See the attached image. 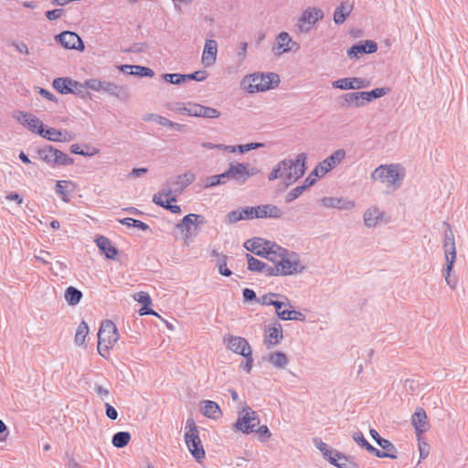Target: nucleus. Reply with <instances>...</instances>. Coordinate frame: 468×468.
<instances>
[{"label":"nucleus","mask_w":468,"mask_h":468,"mask_svg":"<svg viewBox=\"0 0 468 468\" xmlns=\"http://www.w3.org/2000/svg\"><path fill=\"white\" fill-rule=\"evenodd\" d=\"M273 248L275 253L270 260L273 263L271 276H292L300 274L305 271L306 267L302 262L299 254L279 245Z\"/></svg>","instance_id":"obj_1"},{"label":"nucleus","mask_w":468,"mask_h":468,"mask_svg":"<svg viewBox=\"0 0 468 468\" xmlns=\"http://www.w3.org/2000/svg\"><path fill=\"white\" fill-rule=\"evenodd\" d=\"M406 176V169L400 164H388L378 165L370 175L373 182H379L388 189H399Z\"/></svg>","instance_id":"obj_2"},{"label":"nucleus","mask_w":468,"mask_h":468,"mask_svg":"<svg viewBox=\"0 0 468 468\" xmlns=\"http://www.w3.org/2000/svg\"><path fill=\"white\" fill-rule=\"evenodd\" d=\"M279 83L278 74L258 72L245 76L240 81V87L249 93H257L274 89Z\"/></svg>","instance_id":"obj_3"},{"label":"nucleus","mask_w":468,"mask_h":468,"mask_svg":"<svg viewBox=\"0 0 468 468\" xmlns=\"http://www.w3.org/2000/svg\"><path fill=\"white\" fill-rule=\"evenodd\" d=\"M119 340V333L116 325L110 320L102 322L98 332V353L106 357L109 351Z\"/></svg>","instance_id":"obj_4"},{"label":"nucleus","mask_w":468,"mask_h":468,"mask_svg":"<svg viewBox=\"0 0 468 468\" xmlns=\"http://www.w3.org/2000/svg\"><path fill=\"white\" fill-rule=\"evenodd\" d=\"M306 158V154L304 153H301L297 154L294 160L283 159L281 161L282 166V180L286 186L292 185L303 176L305 172Z\"/></svg>","instance_id":"obj_5"},{"label":"nucleus","mask_w":468,"mask_h":468,"mask_svg":"<svg viewBox=\"0 0 468 468\" xmlns=\"http://www.w3.org/2000/svg\"><path fill=\"white\" fill-rule=\"evenodd\" d=\"M324 17L322 8L317 6H307L299 16L294 25L295 31L299 34L309 33Z\"/></svg>","instance_id":"obj_6"},{"label":"nucleus","mask_w":468,"mask_h":468,"mask_svg":"<svg viewBox=\"0 0 468 468\" xmlns=\"http://www.w3.org/2000/svg\"><path fill=\"white\" fill-rule=\"evenodd\" d=\"M84 87L94 91H102L119 100H125L128 97L127 89L125 87L108 80L90 79L85 80Z\"/></svg>","instance_id":"obj_7"},{"label":"nucleus","mask_w":468,"mask_h":468,"mask_svg":"<svg viewBox=\"0 0 468 468\" xmlns=\"http://www.w3.org/2000/svg\"><path fill=\"white\" fill-rule=\"evenodd\" d=\"M186 429H187L185 433L186 444L193 457L197 461H200L205 457V451L198 436L197 427L193 419L186 420Z\"/></svg>","instance_id":"obj_8"},{"label":"nucleus","mask_w":468,"mask_h":468,"mask_svg":"<svg viewBox=\"0 0 468 468\" xmlns=\"http://www.w3.org/2000/svg\"><path fill=\"white\" fill-rule=\"evenodd\" d=\"M259 425L260 419L257 413L250 408H247L239 414L238 420L233 425V430L235 431L250 434L256 431V428Z\"/></svg>","instance_id":"obj_9"},{"label":"nucleus","mask_w":468,"mask_h":468,"mask_svg":"<svg viewBox=\"0 0 468 468\" xmlns=\"http://www.w3.org/2000/svg\"><path fill=\"white\" fill-rule=\"evenodd\" d=\"M243 214L247 220L254 218H280L282 215V210L275 205L266 204L256 207H243Z\"/></svg>","instance_id":"obj_10"},{"label":"nucleus","mask_w":468,"mask_h":468,"mask_svg":"<svg viewBox=\"0 0 468 468\" xmlns=\"http://www.w3.org/2000/svg\"><path fill=\"white\" fill-rule=\"evenodd\" d=\"M39 157L51 166L70 165L74 160L67 154L54 148L53 146H45L38 150Z\"/></svg>","instance_id":"obj_11"},{"label":"nucleus","mask_w":468,"mask_h":468,"mask_svg":"<svg viewBox=\"0 0 468 468\" xmlns=\"http://www.w3.org/2000/svg\"><path fill=\"white\" fill-rule=\"evenodd\" d=\"M229 171L231 180L238 185H244L250 177L256 176L260 170L251 166L249 163H232L229 165Z\"/></svg>","instance_id":"obj_12"},{"label":"nucleus","mask_w":468,"mask_h":468,"mask_svg":"<svg viewBox=\"0 0 468 468\" xmlns=\"http://www.w3.org/2000/svg\"><path fill=\"white\" fill-rule=\"evenodd\" d=\"M244 247L247 250L270 261L275 253L273 247H278V245L261 238H254L247 240Z\"/></svg>","instance_id":"obj_13"},{"label":"nucleus","mask_w":468,"mask_h":468,"mask_svg":"<svg viewBox=\"0 0 468 468\" xmlns=\"http://www.w3.org/2000/svg\"><path fill=\"white\" fill-rule=\"evenodd\" d=\"M346 151L338 149L334 152L330 156L320 162L314 169L315 176H324L336 165H338L346 157Z\"/></svg>","instance_id":"obj_14"},{"label":"nucleus","mask_w":468,"mask_h":468,"mask_svg":"<svg viewBox=\"0 0 468 468\" xmlns=\"http://www.w3.org/2000/svg\"><path fill=\"white\" fill-rule=\"evenodd\" d=\"M371 85V82L369 80L365 78H357V77H352V78H343L336 80L332 82V86L335 89L339 90H361L365 88H368Z\"/></svg>","instance_id":"obj_15"},{"label":"nucleus","mask_w":468,"mask_h":468,"mask_svg":"<svg viewBox=\"0 0 468 468\" xmlns=\"http://www.w3.org/2000/svg\"><path fill=\"white\" fill-rule=\"evenodd\" d=\"M56 40L65 48L82 51L85 48L81 38L71 31H64L57 35Z\"/></svg>","instance_id":"obj_16"},{"label":"nucleus","mask_w":468,"mask_h":468,"mask_svg":"<svg viewBox=\"0 0 468 468\" xmlns=\"http://www.w3.org/2000/svg\"><path fill=\"white\" fill-rule=\"evenodd\" d=\"M224 343L229 350L242 356L252 351L249 342L241 336H226L224 337Z\"/></svg>","instance_id":"obj_17"},{"label":"nucleus","mask_w":468,"mask_h":468,"mask_svg":"<svg viewBox=\"0 0 468 468\" xmlns=\"http://www.w3.org/2000/svg\"><path fill=\"white\" fill-rule=\"evenodd\" d=\"M53 87L61 94L79 93L80 88L84 87V83L81 84L69 78H57L53 80Z\"/></svg>","instance_id":"obj_18"},{"label":"nucleus","mask_w":468,"mask_h":468,"mask_svg":"<svg viewBox=\"0 0 468 468\" xmlns=\"http://www.w3.org/2000/svg\"><path fill=\"white\" fill-rule=\"evenodd\" d=\"M321 204L324 207L328 208H337L339 210L350 211L355 208L356 202L354 200L344 198V197H324L321 199Z\"/></svg>","instance_id":"obj_19"},{"label":"nucleus","mask_w":468,"mask_h":468,"mask_svg":"<svg viewBox=\"0 0 468 468\" xmlns=\"http://www.w3.org/2000/svg\"><path fill=\"white\" fill-rule=\"evenodd\" d=\"M378 50V45L373 40H366L358 44L353 45L347 50V56L352 58H359L364 54H371Z\"/></svg>","instance_id":"obj_20"},{"label":"nucleus","mask_w":468,"mask_h":468,"mask_svg":"<svg viewBox=\"0 0 468 468\" xmlns=\"http://www.w3.org/2000/svg\"><path fill=\"white\" fill-rule=\"evenodd\" d=\"M37 133L52 142H70L75 139V134L69 131L61 132L55 128L37 130Z\"/></svg>","instance_id":"obj_21"},{"label":"nucleus","mask_w":468,"mask_h":468,"mask_svg":"<svg viewBox=\"0 0 468 468\" xmlns=\"http://www.w3.org/2000/svg\"><path fill=\"white\" fill-rule=\"evenodd\" d=\"M283 338L282 324L275 322L271 326L265 330L264 344L268 349L274 347Z\"/></svg>","instance_id":"obj_22"},{"label":"nucleus","mask_w":468,"mask_h":468,"mask_svg":"<svg viewBox=\"0 0 468 468\" xmlns=\"http://www.w3.org/2000/svg\"><path fill=\"white\" fill-rule=\"evenodd\" d=\"M383 218L384 212L377 206L367 207L363 214L364 224L368 229L377 227Z\"/></svg>","instance_id":"obj_23"},{"label":"nucleus","mask_w":468,"mask_h":468,"mask_svg":"<svg viewBox=\"0 0 468 468\" xmlns=\"http://www.w3.org/2000/svg\"><path fill=\"white\" fill-rule=\"evenodd\" d=\"M411 424L415 429L417 435L427 431L430 428L427 413L423 408H417L411 416Z\"/></svg>","instance_id":"obj_24"},{"label":"nucleus","mask_w":468,"mask_h":468,"mask_svg":"<svg viewBox=\"0 0 468 468\" xmlns=\"http://www.w3.org/2000/svg\"><path fill=\"white\" fill-rule=\"evenodd\" d=\"M14 117L31 132L37 133V130L43 129L42 122L32 113L17 112Z\"/></svg>","instance_id":"obj_25"},{"label":"nucleus","mask_w":468,"mask_h":468,"mask_svg":"<svg viewBox=\"0 0 468 468\" xmlns=\"http://www.w3.org/2000/svg\"><path fill=\"white\" fill-rule=\"evenodd\" d=\"M293 45L297 44L292 41L289 33L283 31L279 33L276 37V43L272 48V51L275 55H282L291 51Z\"/></svg>","instance_id":"obj_26"},{"label":"nucleus","mask_w":468,"mask_h":468,"mask_svg":"<svg viewBox=\"0 0 468 468\" xmlns=\"http://www.w3.org/2000/svg\"><path fill=\"white\" fill-rule=\"evenodd\" d=\"M218 44L214 39H207L202 54V63L206 67L212 66L217 59Z\"/></svg>","instance_id":"obj_27"},{"label":"nucleus","mask_w":468,"mask_h":468,"mask_svg":"<svg viewBox=\"0 0 468 468\" xmlns=\"http://www.w3.org/2000/svg\"><path fill=\"white\" fill-rule=\"evenodd\" d=\"M143 120L144 122H154L162 126H167L172 129H175L177 132H185L186 130V126L185 124L172 122L166 119L165 117L154 113H149L144 115L143 117Z\"/></svg>","instance_id":"obj_28"},{"label":"nucleus","mask_w":468,"mask_h":468,"mask_svg":"<svg viewBox=\"0 0 468 468\" xmlns=\"http://www.w3.org/2000/svg\"><path fill=\"white\" fill-rule=\"evenodd\" d=\"M194 180L195 175L192 172H186L171 178L170 183L174 186L176 193L180 194L187 186L193 183Z\"/></svg>","instance_id":"obj_29"},{"label":"nucleus","mask_w":468,"mask_h":468,"mask_svg":"<svg viewBox=\"0 0 468 468\" xmlns=\"http://www.w3.org/2000/svg\"><path fill=\"white\" fill-rule=\"evenodd\" d=\"M353 4L348 2L341 3L334 12V22L336 25H342L345 23L346 18L349 16L351 12L353 11Z\"/></svg>","instance_id":"obj_30"},{"label":"nucleus","mask_w":468,"mask_h":468,"mask_svg":"<svg viewBox=\"0 0 468 468\" xmlns=\"http://www.w3.org/2000/svg\"><path fill=\"white\" fill-rule=\"evenodd\" d=\"M177 194L178 193H176L175 187L171 185L169 180L159 192L154 195L153 202L158 206H165V200L164 197H166V199H169L171 197H176Z\"/></svg>","instance_id":"obj_31"},{"label":"nucleus","mask_w":468,"mask_h":468,"mask_svg":"<svg viewBox=\"0 0 468 468\" xmlns=\"http://www.w3.org/2000/svg\"><path fill=\"white\" fill-rule=\"evenodd\" d=\"M98 248L105 254L107 259L114 260L118 254L117 249L112 245L111 240L104 237L100 236L96 239Z\"/></svg>","instance_id":"obj_32"},{"label":"nucleus","mask_w":468,"mask_h":468,"mask_svg":"<svg viewBox=\"0 0 468 468\" xmlns=\"http://www.w3.org/2000/svg\"><path fill=\"white\" fill-rule=\"evenodd\" d=\"M264 359L277 369H283L289 363L287 356L281 351H274L268 354Z\"/></svg>","instance_id":"obj_33"},{"label":"nucleus","mask_w":468,"mask_h":468,"mask_svg":"<svg viewBox=\"0 0 468 468\" xmlns=\"http://www.w3.org/2000/svg\"><path fill=\"white\" fill-rule=\"evenodd\" d=\"M246 258L248 261V269L250 271L271 275L272 266L267 265L266 263L261 261L258 259H255L253 256L248 253L246 254Z\"/></svg>","instance_id":"obj_34"},{"label":"nucleus","mask_w":468,"mask_h":468,"mask_svg":"<svg viewBox=\"0 0 468 468\" xmlns=\"http://www.w3.org/2000/svg\"><path fill=\"white\" fill-rule=\"evenodd\" d=\"M193 113V116L195 117H202L207 119H216L220 116V112L218 111L215 108L204 106L201 104L195 103L194 104V111H191Z\"/></svg>","instance_id":"obj_35"},{"label":"nucleus","mask_w":468,"mask_h":468,"mask_svg":"<svg viewBox=\"0 0 468 468\" xmlns=\"http://www.w3.org/2000/svg\"><path fill=\"white\" fill-rule=\"evenodd\" d=\"M201 412L203 413L204 416L214 420L218 419L222 414L218 403L212 400L203 401Z\"/></svg>","instance_id":"obj_36"},{"label":"nucleus","mask_w":468,"mask_h":468,"mask_svg":"<svg viewBox=\"0 0 468 468\" xmlns=\"http://www.w3.org/2000/svg\"><path fill=\"white\" fill-rule=\"evenodd\" d=\"M455 260H456V257H452V256L445 258L446 267L443 271V276H444L445 282H446L447 285L452 289H455L457 286V279L455 277L452 276V271L453 270V265H454Z\"/></svg>","instance_id":"obj_37"},{"label":"nucleus","mask_w":468,"mask_h":468,"mask_svg":"<svg viewBox=\"0 0 468 468\" xmlns=\"http://www.w3.org/2000/svg\"><path fill=\"white\" fill-rule=\"evenodd\" d=\"M443 250L445 258L451 256L456 257L455 240L453 233L451 229L448 232H445L444 234Z\"/></svg>","instance_id":"obj_38"},{"label":"nucleus","mask_w":468,"mask_h":468,"mask_svg":"<svg viewBox=\"0 0 468 468\" xmlns=\"http://www.w3.org/2000/svg\"><path fill=\"white\" fill-rule=\"evenodd\" d=\"M359 95H360L359 91L349 92V93L344 94L342 96L343 102L341 103V105L343 107H356V108L363 107V103H362V101H361Z\"/></svg>","instance_id":"obj_39"},{"label":"nucleus","mask_w":468,"mask_h":468,"mask_svg":"<svg viewBox=\"0 0 468 468\" xmlns=\"http://www.w3.org/2000/svg\"><path fill=\"white\" fill-rule=\"evenodd\" d=\"M369 433L371 437L375 440V441L383 449L384 452L396 453L395 446L388 440L382 438L376 430L371 429Z\"/></svg>","instance_id":"obj_40"},{"label":"nucleus","mask_w":468,"mask_h":468,"mask_svg":"<svg viewBox=\"0 0 468 468\" xmlns=\"http://www.w3.org/2000/svg\"><path fill=\"white\" fill-rule=\"evenodd\" d=\"M89 334V326L85 321H81V323L79 324L75 337H74V343L79 346H85V339L87 335Z\"/></svg>","instance_id":"obj_41"},{"label":"nucleus","mask_w":468,"mask_h":468,"mask_svg":"<svg viewBox=\"0 0 468 468\" xmlns=\"http://www.w3.org/2000/svg\"><path fill=\"white\" fill-rule=\"evenodd\" d=\"M64 297L69 305L74 306L80 302L82 298V292L77 288L69 286L67 288Z\"/></svg>","instance_id":"obj_42"},{"label":"nucleus","mask_w":468,"mask_h":468,"mask_svg":"<svg viewBox=\"0 0 468 468\" xmlns=\"http://www.w3.org/2000/svg\"><path fill=\"white\" fill-rule=\"evenodd\" d=\"M194 104L195 103L189 102L186 105L183 102H174V103H170L168 105V109L170 111H173V112H176L178 113L186 114L188 116H193L194 112H192L190 111H194Z\"/></svg>","instance_id":"obj_43"},{"label":"nucleus","mask_w":468,"mask_h":468,"mask_svg":"<svg viewBox=\"0 0 468 468\" xmlns=\"http://www.w3.org/2000/svg\"><path fill=\"white\" fill-rule=\"evenodd\" d=\"M131 440V434L128 431H119L112 436V442L116 448L125 447Z\"/></svg>","instance_id":"obj_44"},{"label":"nucleus","mask_w":468,"mask_h":468,"mask_svg":"<svg viewBox=\"0 0 468 468\" xmlns=\"http://www.w3.org/2000/svg\"><path fill=\"white\" fill-rule=\"evenodd\" d=\"M72 185V182L69 180H59L56 184V193L64 202H69V193L67 191V188Z\"/></svg>","instance_id":"obj_45"},{"label":"nucleus","mask_w":468,"mask_h":468,"mask_svg":"<svg viewBox=\"0 0 468 468\" xmlns=\"http://www.w3.org/2000/svg\"><path fill=\"white\" fill-rule=\"evenodd\" d=\"M333 465L336 466L337 468H359L354 461L341 452L338 458H336V462H335Z\"/></svg>","instance_id":"obj_46"},{"label":"nucleus","mask_w":468,"mask_h":468,"mask_svg":"<svg viewBox=\"0 0 468 468\" xmlns=\"http://www.w3.org/2000/svg\"><path fill=\"white\" fill-rule=\"evenodd\" d=\"M228 264V256H218V259L216 260V267L218 270V272L226 277H229L232 274V271L227 267Z\"/></svg>","instance_id":"obj_47"},{"label":"nucleus","mask_w":468,"mask_h":468,"mask_svg":"<svg viewBox=\"0 0 468 468\" xmlns=\"http://www.w3.org/2000/svg\"><path fill=\"white\" fill-rule=\"evenodd\" d=\"M194 214H188L176 225V228L183 233H189L191 226L194 224Z\"/></svg>","instance_id":"obj_48"},{"label":"nucleus","mask_w":468,"mask_h":468,"mask_svg":"<svg viewBox=\"0 0 468 468\" xmlns=\"http://www.w3.org/2000/svg\"><path fill=\"white\" fill-rule=\"evenodd\" d=\"M133 70L129 72V75L140 76V77H154V72L153 69L147 67L133 65Z\"/></svg>","instance_id":"obj_49"},{"label":"nucleus","mask_w":468,"mask_h":468,"mask_svg":"<svg viewBox=\"0 0 468 468\" xmlns=\"http://www.w3.org/2000/svg\"><path fill=\"white\" fill-rule=\"evenodd\" d=\"M367 452L374 454L375 456L378 458H390V459H397V454L392 453L389 452H384L380 451L374 446H372L370 443L367 444V446L365 448Z\"/></svg>","instance_id":"obj_50"},{"label":"nucleus","mask_w":468,"mask_h":468,"mask_svg":"<svg viewBox=\"0 0 468 468\" xmlns=\"http://www.w3.org/2000/svg\"><path fill=\"white\" fill-rule=\"evenodd\" d=\"M239 220H247L243 214V208L230 211L226 217V221L229 224L237 223Z\"/></svg>","instance_id":"obj_51"},{"label":"nucleus","mask_w":468,"mask_h":468,"mask_svg":"<svg viewBox=\"0 0 468 468\" xmlns=\"http://www.w3.org/2000/svg\"><path fill=\"white\" fill-rule=\"evenodd\" d=\"M277 298H282V299L287 301V297L284 295L270 292V293L262 295L259 299V303L263 305H272L273 302H275Z\"/></svg>","instance_id":"obj_52"},{"label":"nucleus","mask_w":468,"mask_h":468,"mask_svg":"<svg viewBox=\"0 0 468 468\" xmlns=\"http://www.w3.org/2000/svg\"><path fill=\"white\" fill-rule=\"evenodd\" d=\"M163 79L172 84H181L186 81L185 74L178 73H165L163 75Z\"/></svg>","instance_id":"obj_53"},{"label":"nucleus","mask_w":468,"mask_h":468,"mask_svg":"<svg viewBox=\"0 0 468 468\" xmlns=\"http://www.w3.org/2000/svg\"><path fill=\"white\" fill-rule=\"evenodd\" d=\"M305 190V186H303V185L302 186H298L296 187H294L293 189H292L285 197V202L286 203H291L292 202L293 200H295L296 198H298L303 193V191Z\"/></svg>","instance_id":"obj_54"},{"label":"nucleus","mask_w":468,"mask_h":468,"mask_svg":"<svg viewBox=\"0 0 468 468\" xmlns=\"http://www.w3.org/2000/svg\"><path fill=\"white\" fill-rule=\"evenodd\" d=\"M176 197H171L169 199H166L165 202V206H161L162 207H165L171 211L174 214H180L181 213V207L178 205H172V202H176Z\"/></svg>","instance_id":"obj_55"},{"label":"nucleus","mask_w":468,"mask_h":468,"mask_svg":"<svg viewBox=\"0 0 468 468\" xmlns=\"http://www.w3.org/2000/svg\"><path fill=\"white\" fill-rule=\"evenodd\" d=\"M134 300L143 305H150L152 303V300L150 295L145 292H139L133 296Z\"/></svg>","instance_id":"obj_56"},{"label":"nucleus","mask_w":468,"mask_h":468,"mask_svg":"<svg viewBox=\"0 0 468 468\" xmlns=\"http://www.w3.org/2000/svg\"><path fill=\"white\" fill-rule=\"evenodd\" d=\"M282 162L280 161L277 165L271 170V172L268 176V179L270 181L276 180L278 178L282 179Z\"/></svg>","instance_id":"obj_57"},{"label":"nucleus","mask_w":468,"mask_h":468,"mask_svg":"<svg viewBox=\"0 0 468 468\" xmlns=\"http://www.w3.org/2000/svg\"><path fill=\"white\" fill-rule=\"evenodd\" d=\"M261 147H263V144H261V143H250V144H239V145H238V151L240 154H244L245 152H248V151H250V150H254V149H258V148H261Z\"/></svg>","instance_id":"obj_58"},{"label":"nucleus","mask_w":468,"mask_h":468,"mask_svg":"<svg viewBox=\"0 0 468 468\" xmlns=\"http://www.w3.org/2000/svg\"><path fill=\"white\" fill-rule=\"evenodd\" d=\"M243 356L245 357V361L240 364V367L247 373H250L253 364L252 351H250L249 355Z\"/></svg>","instance_id":"obj_59"},{"label":"nucleus","mask_w":468,"mask_h":468,"mask_svg":"<svg viewBox=\"0 0 468 468\" xmlns=\"http://www.w3.org/2000/svg\"><path fill=\"white\" fill-rule=\"evenodd\" d=\"M353 440L361 447L366 448L369 443L361 431H356L352 435Z\"/></svg>","instance_id":"obj_60"},{"label":"nucleus","mask_w":468,"mask_h":468,"mask_svg":"<svg viewBox=\"0 0 468 468\" xmlns=\"http://www.w3.org/2000/svg\"><path fill=\"white\" fill-rule=\"evenodd\" d=\"M185 77H186V80H197V81H202L207 78V73H206V71L198 70V71H195L191 74H185Z\"/></svg>","instance_id":"obj_61"},{"label":"nucleus","mask_w":468,"mask_h":468,"mask_svg":"<svg viewBox=\"0 0 468 468\" xmlns=\"http://www.w3.org/2000/svg\"><path fill=\"white\" fill-rule=\"evenodd\" d=\"M339 454L340 452L331 448L323 455V457L333 465L335 462H336V458H338Z\"/></svg>","instance_id":"obj_62"},{"label":"nucleus","mask_w":468,"mask_h":468,"mask_svg":"<svg viewBox=\"0 0 468 468\" xmlns=\"http://www.w3.org/2000/svg\"><path fill=\"white\" fill-rule=\"evenodd\" d=\"M63 13H64L63 9L58 8V9L47 11L45 15L48 20L53 21V20H56V19H58L59 17H61Z\"/></svg>","instance_id":"obj_63"},{"label":"nucleus","mask_w":468,"mask_h":468,"mask_svg":"<svg viewBox=\"0 0 468 468\" xmlns=\"http://www.w3.org/2000/svg\"><path fill=\"white\" fill-rule=\"evenodd\" d=\"M314 446L322 452L324 455L326 452L331 449L325 442H324L320 438H314L313 440Z\"/></svg>","instance_id":"obj_64"}]
</instances>
